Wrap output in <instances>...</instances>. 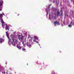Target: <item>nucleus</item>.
<instances>
[{"instance_id": "obj_11", "label": "nucleus", "mask_w": 74, "mask_h": 74, "mask_svg": "<svg viewBox=\"0 0 74 74\" xmlns=\"http://www.w3.org/2000/svg\"><path fill=\"white\" fill-rule=\"evenodd\" d=\"M34 38L35 39V40H37L38 38V37H36V36H35L34 37Z\"/></svg>"}, {"instance_id": "obj_9", "label": "nucleus", "mask_w": 74, "mask_h": 74, "mask_svg": "<svg viewBox=\"0 0 74 74\" xmlns=\"http://www.w3.org/2000/svg\"><path fill=\"white\" fill-rule=\"evenodd\" d=\"M4 41V39L0 38V42H1V43H2V42H3Z\"/></svg>"}, {"instance_id": "obj_18", "label": "nucleus", "mask_w": 74, "mask_h": 74, "mask_svg": "<svg viewBox=\"0 0 74 74\" xmlns=\"http://www.w3.org/2000/svg\"><path fill=\"white\" fill-rule=\"evenodd\" d=\"M50 6H51V5H49L48 6V8H50Z\"/></svg>"}, {"instance_id": "obj_5", "label": "nucleus", "mask_w": 74, "mask_h": 74, "mask_svg": "<svg viewBox=\"0 0 74 74\" xmlns=\"http://www.w3.org/2000/svg\"><path fill=\"white\" fill-rule=\"evenodd\" d=\"M61 13L60 14V12L59 11H58L57 12V16H63V11H62V9H61Z\"/></svg>"}, {"instance_id": "obj_7", "label": "nucleus", "mask_w": 74, "mask_h": 74, "mask_svg": "<svg viewBox=\"0 0 74 74\" xmlns=\"http://www.w3.org/2000/svg\"><path fill=\"white\" fill-rule=\"evenodd\" d=\"M3 3V0H0V11L2 10Z\"/></svg>"}, {"instance_id": "obj_6", "label": "nucleus", "mask_w": 74, "mask_h": 74, "mask_svg": "<svg viewBox=\"0 0 74 74\" xmlns=\"http://www.w3.org/2000/svg\"><path fill=\"white\" fill-rule=\"evenodd\" d=\"M8 32H6V36H7L8 40L9 41L8 42V44L9 45H11V39L10 38H9V36H8Z\"/></svg>"}, {"instance_id": "obj_13", "label": "nucleus", "mask_w": 74, "mask_h": 74, "mask_svg": "<svg viewBox=\"0 0 74 74\" xmlns=\"http://www.w3.org/2000/svg\"><path fill=\"white\" fill-rule=\"evenodd\" d=\"M22 51H26V49L25 48H23L22 49Z\"/></svg>"}, {"instance_id": "obj_35", "label": "nucleus", "mask_w": 74, "mask_h": 74, "mask_svg": "<svg viewBox=\"0 0 74 74\" xmlns=\"http://www.w3.org/2000/svg\"><path fill=\"white\" fill-rule=\"evenodd\" d=\"M10 69L11 70V69H10Z\"/></svg>"}, {"instance_id": "obj_1", "label": "nucleus", "mask_w": 74, "mask_h": 74, "mask_svg": "<svg viewBox=\"0 0 74 74\" xmlns=\"http://www.w3.org/2000/svg\"><path fill=\"white\" fill-rule=\"evenodd\" d=\"M3 16V14H0V21H1V22L2 23V27H3V28H4V27L5 26H6L5 30H8V31L7 32H5V33H6V32H9V28L7 25V24H5V23L3 21V18H2Z\"/></svg>"}, {"instance_id": "obj_23", "label": "nucleus", "mask_w": 74, "mask_h": 74, "mask_svg": "<svg viewBox=\"0 0 74 74\" xmlns=\"http://www.w3.org/2000/svg\"><path fill=\"white\" fill-rule=\"evenodd\" d=\"M6 74H8V73L7 72L6 73Z\"/></svg>"}, {"instance_id": "obj_10", "label": "nucleus", "mask_w": 74, "mask_h": 74, "mask_svg": "<svg viewBox=\"0 0 74 74\" xmlns=\"http://www.w3.org/2000/svg\"><path fill=\"white\" fill-rule=\"evenodd\" d=\"M28 38H29V39H30V41H32V40L33 39V38L29 36L28 37Z\"/></svg>"}, {"instance_id": "obj_16", "label": "nucleus", "mask_w": 74, "mask_h": 74, "mask_svg": "<svg viewBox=\"0 0 74 74\" xmlns=\"http://www.w3.org/2000/svg\"><path fill=\"white\" fill-rule=\"evenodd\" d=\"M52 74H55V72H54V71H53L52 72Z\"/></svg>"}, {"instance_id": "obj_28", "label": "nucleus", "mask_w": 74, "mask_h": 74, "mask_svg": "<svg viewBox=\"0 0 74 74\" xmlns=\"http://www.w3.org/2000/svg\"><path fill=\"white\" fill-rule=\"evenodd\" d=\"M47 14H48V12H47Z\"/></svg>"}, {"instance_id": "obj_12", "label": "nucleus", "mask_w": 74, "mask_h": 74, "mask_svg": "<svg viewBox=\"0 0 74 74\" xmlns=\"http://www.w3.org/2000/svg\"><path fill=\"white\" fill-rule=\"evenodd\" d=\"M17 47L18 48V49H21V47H20V46L19 45H17Z\"/></svg>"}, {"instance_id": "obj_20", "label": "nucleus", "mask_w": 74, "mask_h": 74, "mask_svg": "<svg viewBox=\"0 0 74 74\" xmlns=\"http://www.w3.org/2000/svg\"><path fill=\"white\" fill-rule=\"evenodd\" d=\"M65 23V22H64V21L63 22V23L64 25Z\"/></svg>"}, {"instance_id": "obj_2", "label": "nucleus", "mask_w": 74, "mask_h": 74, "mask_svg": "<svg viewBox=\"0 0 74 74\" xmlns=\"http://www.w3.org/2000/svg\"><path fill=\"white\" fill-rule=\"evenodd\" d=\"M11 38L12 40V44L13 46H15L16 44H17L18 41V39L15 36V34L11 35Z\"/></svg>"}, {"instance_id": "obj_30", "label": "nucleus", "mask_w": 74, "mask_h": 74, "mask_svg": "<svg viewBox=\"0 0 74 74\" xmlns=\"http://www.w3.org/2000/svg\"><path fill=\"white\" fill-rule=\"evenodd\" d=\"M5 64H7V62H6Z\"/></svg>"}, {"instance_id": "obj_27", "label": "nucleus", "mask_w": 74, "mask_h": 74, "mask_svg": "<svg viewBox=\"0 0 74 74\" xmlns=\"http://www.w3.org/2000/svg\"><path fill=\"white\" fill-rule=\"evenodd\" d=\"M25 40H26V38H25Z\"/></svg>"}, {"instance_id": "obj_19", "label": "nucleus", "mask_w": 74, "mask_h": 74, "mask_svg": "<svg viewBox=\"0 0 74 74\" xmlns=\"http://www.w3.org/2000/svg\"><path fill=\"white\" fill-rule=\"evenodd\" d=\"M54 19H56V16H54Z\"/></svg>"}, {"instance_id": "obj_3", "label": "nucleus", "mask_w": 74, "mask_h": 74, "mask_svg": "<svg viewBox=\"0 0 74 74\" xmlns=\"http://www.w3.org/2000/svg\"><path fill=\"white\" fill-rule=\"evenodd\" d=\"M24 36L22 35H19L18 36V38L19 41H22L23 40V38L26 37V36H27V32H26L24 33Z\"/></svg>"}, {"instance_id": "obj_15", "label": "nucleus", "mask_w": 74, "mask_h": 74, "mask_svg": "<svg viewBox=\"0 0 74 74\" xmlns=\"http://www.w3.org/2000/svg\"><path fill=\"white\" fill-rule=\"evenodd\" d=\"M68 27H72V26L71 25H68Z\"/></svg>"}, {"instance_id": "obj_29", "label": "nucleus", "mask_w": 74, "mask_h": 74, "mask_svg": "<svg viewBox=\"0 0 74 74\" xmlns=\"http://www.w3.org/2000/svg\"><path fill=\"white\" fill-rule=\"evenodd\" d=\"M62 26H63V25L62 24Z\"/></svg>"}, {"instance_id": "obj_17", "label": "nucleus", "mask_w": 74, "mask_h": 74, "mask_svg": "<svg viewBox=\"0 0 74 74\" xmlns=\"http://www.w3.org/2000/svg\"><path fill=\"white\" fill-rule=\"evenodd\" d=\"M2 74H5V72H2Z\"/></svg>"}, {"instance_id": "obj_31", "label": "nucleus", "mask_w": 74, "mask_h": 74, "mask_svg": "<svg viewBox=\"0 0 74 74\" xmlns=\"http://www.w3.org/2000/svg\"><path fill=\"white\" fill-rule=\"evenodd\" d=\"M18 15H19V14H18Z\"/></svg>"}, {"instance_id": "obj_33", "label": "nucleus", "mask_w": 74, "mask_h": 74, "mask_svg": "<svg viewBox=\"0 0 74 74\" xmlns=\"http://www.w3.org/2000/svg\"><path fill=\"white\" fill-rule=\"evenodd\" d=\"M49 15H50V13L49 14Z\"/></svg>"}, {"instance_id": "obj_34", "label": "nucleus", "mask_w": 74, "mask_h": 74, "mask_svg": "<svg viewBox=\"0 0 74 74\" xmlns=\"http://www.w3.org/2000/svg\"><path fill=\"white\" fill-rule=\"evenodd\" d=\"M46 11H47V10H46Z\"/></svg>"}, {"instance_id": "obj_14", "label": "nucleus", "mask_w": 74, "mask_h": 74, "mask_svg": "<svg viewBox=\"0 0 74 74\" xmlns=\"http://www.w3.org/2000/svg\"><path fill=\"white\" fill-rule=\"evenodd\" d=\"M33 41L34 42H36L37 43V44H38V43H39V42H38L34 40H33Z\"/></svg>"}, {"instance_id": "obj_22", "label": "nucleus", "mask_w": 74, "mask_h": 74, "mask_svg": "<svg viewBox=\"0 0 74 74\" xmlns=\"http://www.w3.org/2000/svg\"><path fill=\"white\" fill-rule=\"evenodd\" d=\"M3 15H4V14L3 13Z\"/></svg>"}, {"instance_id": "obj_4", "label": "nucleus", "mask_w": 74, "mask_h": 74, "mask_svg": "<svg viewBox=\"0 0 74 74\" xmlns=\"http://www.w3.org/2000/svg\"><path fill=\"white\" fill-rule=\"evenodd\" d=\"M22 43L24 47H25L26 45L27 46H28L29 48H31L32 47V46L30 44V43L27 42V43L26 41L23 42Z\"/></svg>"}, {"instance_id": "obj_25", "label": "nucleus", "mask_w": 74, "mask_h": 74, "mask_svg": "<svg viewBox=\"0 0 74 74\" xmlns=\"http://www.w3.org/2000/svg\"><path fill=\"white\" fill-rule=\"evenodd\" d=\"M38 45H39L40 46V44H38Z\"/></svg>"}, {"instance_id": "obj_8", "label": "nucleus", "mask_w": 74, "mask_h": 74, "mask_svg": "<svg viewBox=\"0 0 74 74\" xmlns=\"http://www.w3.org/2000/svg\"><path fill=\"white\" fill-rule=\"evenodd\" d=\"M54 23L55 24V26H56V24L58 25H60V23H59V21H56L54 22Z\"/></svg>"}, {"instance_id": "obj_21", "label": "nucleus", "mask_w": 74, "mask_h": 74, "mask_svg": "<svg viewBox=\"0 0 74 74\" xmlns=\"http://www.w3.org/2000/svg\"><path fill=\"white\" fill-rule=\"evenodd\" d=\"M19 45H21V43L19 42V43H18Z\"/></svg>"}, {"instance_id": "obj_32", "label": "nucleus", "mask_w": 74, "mask_h": 74, "mask_svg": "<svg viewBox=\"0 0 74 74\" xmlns=\"http://www.w3.org/2000/svg\"><path fill=\"white\" fill-rule=\"evenodd\" d=\"M52 8V9H53V8Z\"/></svg>"}, {"instance_id": "obj_26", "label": "nucleus", "mask_w": 74, "mask_h": 74, "mask_svg": "<svg viewBox=\"0 0 74 74\" xmlns=\"http://www.w3.org/2000/svg\"><path fill=\"white\" fill-rule=\"evenodd\" d=\"M71 23H72V21L71 22Z\"/></svg>"}, {"instance_id": "obj_24", "label": "nucleus", "mask_w": 74, "mask_h": 74, "mask_svg": "<svg viewBox=\"0 0 74 74\" xmlns=\"http://www.w3.org/2000/svg\"><path fill=\"white\" fill-rule=\"evenodd\" d=\"M9 74H12V73H9Z\"/></svg>"}]
</instances>
